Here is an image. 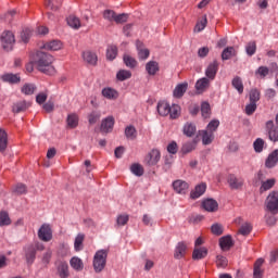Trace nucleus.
<instances>
[{
    "label": "nucleus",
    "instance_id": "48",
    "mask_svg": "<svg viewBox=\"0 0 278 278\" xmlns=\"http://www.w3.org/2000/svg\"><path fill=\"white\" fill-rule=\"evenodd\" d=\"M253 231V226L250 223H244L240 228L238 233L241 236H249Z\"/></svg>",
    "mask_w": 278,
    "mask_h": 278
},
{
    "label": "nucleus",
    "instance_id": "6",
    "mask_svg": "<svg viewBox=\"0 0 278 278\" xmlns=\"http://www.w3.org/2000/svg\"><path fill=\"white\" fill-rule=\"evenodd\" d=\"M38 238L42 242H51V240H53V230L51 229V225L42 224L38 230Z\"/></svg>",
    "mask_w": 278,
    "mask_h": 278
},
{
    "label": "nucleus",
    "instance_id": "14",
    "mask_svg": "<svg viewBox=\"0 0 278 278\" xmlns=\"http://www.w3.org/2000/svg\"><path fill=\"white\" fill-rule=\"evenodd\" d=\"M173 188H174L175 192H177L178 194H186V192H188V188H190V186L188 185V182H186L184 180H176L173 182Z\"/></svg>",
    "mask_w": 278,
    "mask_h": 278
},
{
    "label": "nucleus",
    "instance_id": "59",
    "mask_svg": "<svg viewBox=\"0 0 278 278\" xmlns=\"http://www.w3.org/2000/svg\"><path fill=\"white\" fill-rule=\"evenodd\" d=\"M211 231L214 236H223V231H224L223 225L213 224L211 227Z\"/></svg>",
    "mask_w": 278,
    "mask_h": 278
},
{
    "label": "nucleus",
    "instance_id": "21",
    "mask_svg": "<svg viewBox=\"0 0 278 278\" xmlns=\"http://www.w3.org/2000/svg\"><path fill=\"white\" fill-rule=\"evenodd\" d=\"M187 251H188V247L186 245V243L179 242L174 253L175 260H181V257H185Z\"/></svg>",
    "mask_w": 278,
    "mask_h": 278
},
{
    "label": "nucleus",
    "instance_id": "49",
    "mask_svg": "<svg viewBox=\"0 0 278 278\" xmlns=\"http://www.w3.org/2000/svg\"><path fill=\"white\" fill-rule=\"evenodd\" d=\"M264 144H266L264 139L257 138L253 143L255 153H262L264 151Z\"/></svg>",
    "mask_w": 278,
    "mask_h": 278
},
{
    "label": "nucleus",
    "instance_id": "28",
    "mask_svg": "<svg viewBox=\"0 0 278 278\" xmlns=\"http://www.w3.org/2000/svg\"><path fill=\"white\" fill-rule=\"evenodd\" d=\"M146 71L149 75H155L160 71V64L156 61H150L146 64Z\"/></svg>",
    "mask_w": 278,
    "mask_h": 278
},
{
    "label": "nucleus",
    "instance_id": "25",
    "mask_svg": "<svg viewBox=\"0 0 278 278\" xmlns=\"http://www.w3.org/2000/svg\"><path fill=\"white\" fill-rule=\"evenodd\" d=\"M29 105V102L23 100L14 103L12 110L15 114H21V112H25V110H27Z\"/></svg>",
    "mask_w": 278,
    "mask_h": 278
},
{
    "label": "nucleus",
    "instance_id": "40",
    "mask_svg": "<svg viewBox=\"0 0 278 278\" xmlns=\"http://www.w3.org/2000/svg\"><path fill=\"white\" fill-rule=\"evenodd\" d=\"M84 238H86L84 233H78L76 236L75 242H74L75 251H81L84 249Z\"/></svg>",
    "mask_w": 278,
    "mask_h": 278
},
{
    "label": "nucleus",
    "instance_id": "38",
    "mask_svg": "<svg viewBox=\"0 0 278 278\" xmlns=\"http://www.w3.org/2000/svg\"><path fill=\"white\" fill-rule=\"evenodd\" d=\"M8 149V132L3 128H0V151Z\"/></svg>",
    "mask_w": 278,
    "mask_h": 278
},
{
    "label": "nucleus",
    "instance_id": "5",
    "mask_svg": "<svg viewBox=\"0 0 278 278\" xmlns=\"http://www.w3.org/2000/svg\"><path fill=\"white\" fill-rule=\"evenodd\" d=\"M14 42H16V40L14 39L13 31L7 30L2 33L1 45L4 51H12V48L14 47Z\"/></svg>",
    "mask_w": 278,
    "mask_h": 278
},
{
    "label": "nucleus",
    "instance_id": "19",
    "mask_svg": "<svg viewBox=\"0 0 278 278\" xmlns=\"http://www.w3.org/2000/svg\"><path fill=\"white\" fill-rule=\"evenodd\" d=\"M202 207L206 212H216L218 210V202L214 199H207L202 202Z\"/></svg>",
    "mask_w": 278,
    "mask_h": 278
},
{
    "label": "nucleus",
    "instance_id": "3",
    "mask_svg": "<svg viewBox=\"0 0 278 278\" xmlns=\"http://www.w3.org/2000/svg\"><path fill=\"white\" fill-rule=\"evenodd\" d=\"M24 251L27 264H34L36 261V252L45 251V244L41 242H36L35 244L27 245Z\"/></svg>",
    "mask_w": 278,
    "mask_h": 278
},
{
    "label": "nucleus",
    "instance_id": "47",
    "mask_svg": "<svg viewBox=\"0 0 278 278\" xmlns=\"http://www.w3.org/2000/svg\"><path fill=\"white\" fill-rule=\"evenodd\" d=\"M2 79L9 84H18L21 81V78L16 74H5L2 76Z\"/></svg>",
    "mask_w": 278,
    "mask_h": 278
},
{
    "label": "nucleus",
    "instance_id": "9",
    "mask_svg": "<svg viewBox=\"0 0 278 278\" xmlns=\"http://www.w3.org/2000/svg\"><path fill=\"white\" fill-rule=\"evenodd\" d=\"M218 61H213L208 64V66L205 70V76L206 79H210L211 81H214L216 79V74L218 73Z\"/></svg>",
    "mask_w": 278,
    "mask_h": 278
},
{
    "label": "nucleus",
    "instance_id": "39",
    "mask_svg": "<svg viewBox=\"0 0 278 278\" xmlns=\"http://www.w3.org/2000/svg\"><path fill=\"white\" fill-rule=\"evenodd\" d=\"M45 5L48 10H52L53 12H55L56 10H60V5H62V1H60V0H47Z\"/></svg>",
    "mask_w": 278,
    "mask_h": 278
},
{
    "label": "nucleus",
    "instance_id": "44",
    "mask_svg": "<svg viewBox=\"0 0 278 278\" xmlns=\"http://www.w3.org/2000/svg\"><path fill=\"white\" fill-rule=\"evenodd\" d=\"M116 77L118 81H125L127 79H131V73L127 70H121L117 72Z\"/></svg>",
    "mask_w": 278,
    "mask_h": 278
},
{
    "label": "nucleus",
    "instance_id": "23",
    "mask_svg": "<svg viewBox=\"0 0 278 278\" xmlns=\"http://www.w3.org/2000/svg\"><path fill=\"white\" fill-rule=\"evenodd\" d=\"M219 247L222 251H229V249L233 247V240L231 239V236L222 237L219 239Z\"/></svg>",
    "mask_w": 278,
    "mask_h": 278
},
{
    "label": "nucleus",
    "instance_id": "13",
    "mask_svg": "<svg viewBox=\"0 0 278 278\" xmlns=\"http://www.w3.org/2000/svg\"><path fill=\"white\" fill-rule=\"evenodd\" d=\"M83 60L84 62H86V64H90L91 66H96L97 65V61H98V56L97 53L87 50L83 52Z\"/></svg>",
    "mask_w": 278,
    "mask_h": 278
},
{
    "label": "nucleus",
    "instance_id": "35",
    "mask_svg": "<svg viewBox=\"0 0 278 278\" xmlns=\"http://www.w3.org/2000/svg\"><path fill=\"white\" fill-rule=\"evenodd\" d=\"M232 87L239 92V94L244 92V85L242 84V78H240V76H236L232 79Z\"/></svg>",
    "mask_w": 278,
    "mask_h": 278
},
{
    "label": "nucleus",
    "instance_id": "2",
    "mask_svg": "<svg viewBox=\"0 0 278 278\" xmlns=\"http://www.w3.org/2000/svg\"><path fill=\"white\" fill-rule=\"evenodd\" d=\"M108 264V250H99L93 256V269L96 273H101Z\"/></svg>",
    "mask_w": 278,
    "mask_h": 278
},
{
    "label": "nucleus",
    "instance_id": "55",
    "mask_svg": "<svg viewBox=\"0 0 278 278\" xmlns=\"http://www.w3.org/2000/svg\"><path fill=\"white\" fill-rule=\"evenodd\" d=\"M245 51L250 56L255 55V52L257 51V43H255V41H250L245 47Z\"/></svg>",
    "mask_w": 278,
    "mask_h": 278
},
{
    "label": "nucleus",
    "instance_id": "4",
    "mask_svg": "<svg viewBox=\"0 0 278 278\" xmlns=\"http://www.w3.org/2000/svg\"><path fill=\"white\" fill-rule=\"evenodd\" d=\"M265 207L270 214H278V191H271L266 200Z\"/></svg>",
    "mask_w": 278,
    "mask_h": 278
},
{
    "label": "nucleus",
    "instance_id": "53",
    "mask_svg": "<svg viewBox=\"0 0 278 278\" xmlns=\"http://www.w3.org/2000/svg\"><path fill=\"white\" fill-rule=\"evenodd\" d=\"M220 126V121L218 119H213L211 121L207 126H206V131H211V134H214Z\"/></svg>",
    "mask_w": 278,
    "mask_h": 278
},
{
    "label": "nucleus",
    "instance_id": "22",
    "mask_svg": "<svg viewBox=\"0 0 278 278\" xmlns=\"http://www.w3.org/2000/svg\"><path fill=\"white\" fill-rule=\"evenodd\" d=\"M188 90V83L179 84L175 87L173 94L175 99H181L184 94H186V91Z\"/></svg>",
    "mask_w": 278,
    "mask_h": 278
},
{
    "label": "nucleus",
    "instance_id": "8",
    "mask_svg": "<svg viewBox=\"0 0 278 278\" xmlns=\"http://www.w3.org/2000/svg\"><path fill=\"white\" fill-rule=\"evenodd\" d=\"M265 128L268 135V138L271 142H278V126H275V122L267 121Z\"/></svg>",
    "mask_w": 278,
    "mask_h": 278
},
{
    "label": "nucleus",
    "instance_id": "52",
    "mask_svg": "<svg viewBox=\"0 0 278 278\" xmlns=\"http://www.w3.org/2000/svg\"><path fill=\"white\" fill-rule=\"evenodd\" d=\"M179 114H181V108L177 104L169 106V116L170 118H179Z\"/></svg>",
    "mask_w": 278,
    "mask_h": 278
},
{
    "label": "nucleus",
    "instance_id": "50",
    "mask_svg": "<svg viewBox=\"0 0 278 278\" xmlns=\"http://www.w3.org/2000/svg\"><path fill=\"white\" fill-rule=\"evenodd\" d=\"M22 92H23V94H26V96L34 94L36 92V85L25 84L22 87Z\"/></svg>",
    "mask_w": 278,
    "mask_h": 278
},
{
    "label": "nucleus",
    "instance_id": "64",
    "mask_svg": "<svg viewBox=\"0 0 278 278\" xmlns=\"http://www.w3.org/2000/svg\"><path fill=\"white\" fill-rule=\"evenodd\" d=\"M52 255H53V252L51 250H47L41 257L42 264L45 265L49 264V262H51Z\"/></svg>",
    "mask_w": 278,
    "mask_h": 278
},
{
    "label": "nucleus",
    "instance_id": "16",
    "mask_svg": "<svg viewBox=\"0 0 278 278\" xmlns=\"http://www.w3.org/2000/svg\"><path fill=\"white\" fill-rule=\"evenodd\" d=\"M262 266H264V258H257L254 263L253 278H264V269H262Z\"/></svg>",
    "mask_w": 278,
    "mask_h": 278
},
{
    "label": "nucleus",
    "instance_id": "20",
    "mask_svg": "<svg viewBox=\"0 0 278 278\" xmlns=\"http://www.w3.org/2000/svg\"><path fill=\"white\" fill-rule=\"evenodd\" d=\"M228 184L232 190H238L242 186H244V180H242V178H238L233 175H230L228 178Z\"/></svg>",
    "mask_w": 278,
    "mask_h": 278
},
{
    "label": "nucleus",
    "instance_id": "7",
    "mask_svg": "<svg viewBox=\"0 0 278 278\" xmlns=\"http://www.w3.org/2000/svg\"><path fill=\"white\" fill-rule=\"evenodd\" d=\"M161 159L162 153H160V150L153 149L146 155L143 164L146 166H156Z\"/></svg>",
    "mask_w": 278,
    "mask_h": 278
},
{
    "label": "nucleus",
    "instance_id": "51",
    "mask_svg": "<svg viewBox=\"0 0 278 278\" xmlns=\"http://www.w3.org/2000/svg\"><path fill=\"white\" fill-rule=\"evenodd\" d=\"M260 97H261L260 90L255 88L250 90V93H249L250 103L257 104V101H260Z\"/></svg>",
    "mask_w": 278,
    "mask_h": 278
},
{
    "label": "nucleus",
    "instance_id": "15",
    "mask_svg": "<svg viewBox=\"0 0 278 278\" xmlns=\"http://www.w3.org/2000/svg\"><path fill=\"white\" fill-rule=\"evenodd\" d=\"M101 131L102 134H110L112 129H114V117L109 116L104 118L101 123Z\"/></svg>",
    "mask_w": 278,
    "mask_h": 278
},
{
    "label": "nucleus",
    "instance_id": "11",
    "mask_svg": "<svg viewBox=\"0 0 278 278\" xmlns=\"http://www.w3.org/2000/svg\"><path fill=\"white\" fill-rule=\"evenodd\" d=\"M136 47L139 60H148L149 55H151V52L149 51V49L144 48V43L140 40H137Z\"/></svg>",
    "mask_w": 278,
    "mask_h": 278
},
{
    "label": "nucleus",
    "instance_id": "24",
    "mask_svg": "<svg viewBox=\"0 0 278 278\" xmlns=\"http://www.w3.org/2000/svg\"><path fill=\"white\" fill-rule=\"evenodd\" d=\"M157 112L160 116H168V114H170V104H168L166 101L159 102Z\"/></svg>",
    "mask_w": 278,
    "mask_h": 278
},
{
    "label": "nucleus",
    "instance_id": "32",
    "mask_svg": "<svg viewBox=\"0 0 278 278\" xmlns=\"http://www.w3.org/2000/svg\"><path fill=\"white\" fill-rule=\"evenodd\" d=\"M67 25L73 29H79V27H81V22L79 21V17L75 15H70L67 17Z\"/></svg>",
    "mask_w": 278,
    "mask_h": 278
},
{
    "label": "nucleus",
    "instance_id": "56",
    "mask_svg": "<svg viewBox=\"0 0 278 278\" xmlns=\"http://www.w3.org/2000/svg\"><path fill=\"white\" fill-rule=\"evenodd\" d=\"M125 136L128 138V140H136V127L128 126L125 129Z\"/></svg>",
    "mask_w": 278,
    "mask_h": 278
},
{
    "label": "nucleus",
    "instance_id": "60",
    "mask_svg": "<svg viewBox=\"0 0 278 278\" xmlns=\"http://www.w3.org/2000/svg\"><path fill=\"white\" fill-rule=\"evenodd\" d=\"M115 17H116V12L112 10H105L103 12V18H105V21H109L110 23L114 22Z\"/></svg>",
    "mask_w": 278,
    "mask_h": 278
},
{
    "label": "nucleus",
    "instance_id": "42",
    "mask_svg": "<svg viewBox=\"0 0 278 278\" xmlns=\"http://www.w3.org/2000/svg\"><path fill=\"white\" fill-rule=\"evenodd\" d=\"M195 149H197V143L194 141L186 142L185 144H182L181 153L186 155L188 153H192V151H194Z\"/></svg>",
    "mask_w": 278,
    "mask_h": 278
},
{
    "label": "nucleus",
    "instance_id": "10",
    "mask_svg": "<svg viewBox=\"0 0 278 278\" xmlns=\"http://www.w3.org/2000/svg\"><path fill=\"white\" fill-rule=\"evenodd\" d=\"M212 84V80L207 77H203L197 80L195 83V90L199 92V94H202V92H205L210 88V85Z\"/></svg>",
    "mask_w": 278,
    "mask_h": 278
},
{
    "label": "nucleus",
    "instance_id": "45",
    "mask_svg": "<svg viewBox=\"0 0 278 278\" xmlns=\"http://www.w3.org/2000/svg\"><path fill=\"white\" fill-rule=\"evenodd\" d=\"M124 63L128 68H136L138 66V61L128 54L124 55Z\"/></svg>",
    "mask_w": 278,
    "mask_h": 278
},
{
    "label": "nucleus",
    "instance_id": "36",
    "mask_svg": "<svg viewBox=\"0 0 278 278\" xmlns=\"http://www.w3.org/2000/svg\"><path fill=\"white\" fill-rule=\"evenodd\" d=\"M9 225H12L10 215L5 211L0 212V227H8Z\"/></svg>",
    "mask_w": 278,
    "mask_h": 278
},
{
    "label": "nucleus",
    "instance_id": "31",
    "mask_svg": "<svg viewBox=\"0 0 278 278\" xmlns=\"http://www.w3.org/2000/svg\"><path fill=\"white\" fill-rule=\"evenodd\" d=\"M102 96L105 98V99H117L118 98V92L116 90H114L113 88H104L102 89Z\"/></svg>",
    "mask_w": 278,
    "mask_h": 278
},
{
    "label": "nucleus",
    "instance_id": "37",
    "mask_svg": "<svg viewBox=\"0 0 278 278\" xmlns=\"http://www.w3.org/2000/svg\"><path fill=\"white\" fill-rule=\"evenodd\" d=\"M66 121L67 127H70V129H75V127L79 125V117L76 114H70Z\"/></svg>",
    "mask_w": 278,
    "mask_h": 278
},
{
    "label": "nucleus",
    "instance_id": "61",
    "mask_svg": "<svg viewBox=\"0 0 278 278\" xmlns=\"http://www.w3.org/2000/svg\"><path fill=\"white\" fill-rule=\"evenodd\" d=\"M255 110H257V104L255 102H250L247 106H245V114L248 116H253V114H255Z\"/></svg>",
    "mask_w": 278,
    "mask_h": 278
},
{
    "label": "nucleus",
    "instance_id": "29",
    "mask_svg": "<svg viewBox=\"0 0 278 278\" xmlns=\"http://www.w3.org/2000/svg\"><path fill=\"white\" fill-rule=\"evenodd\" d=\"M43 49H47L48 51H60V49H62V41L52 40L50 42H47L43 46Z\"/></svg>",
    "mask_w": 278,
    "mask_h": 278
},
{
    "label": "nucleus",
    "instance_id": "54",
    "mask_svg": "<svg viewBox=\"0 0 278 278\" xmlns=\"http://www.w3.org/2000/svg\"><path fill=\"white\" fill-rule=\"evenodd\" d=\"M201 112L203 118H210V114H212V109L210 108V103L203 102L201 105Z\"/></svg>",
    "mask_w": 278,
    "mask_h": 278
},
{
    "label": "nucleus",
    "instance_id": "34",
    "mask_svg": "<svg viewBox=\"0 0 278 278\" xmlns=\"http://www.w3.org/2000/svg\"><path fill=\"white\" fill-rule=\"evenodd\" d=\"M70 264L74 270H84V262L77 256L72 257Z\"/></svg>",
    "mask_w": 278,
    "mask_h": 278
},
{
    "label": "nucleus",
    "instance_id": "12",
    "mask_svg": "<svg viewBox=\"0 0 278 278\" xmlns=\"http://www.w3.org/2000/svg\"><path fill=\"white\" fill-rule=\"evenodd\" d=\"M278 163V149L274 150L271 153L268 154L267 159L265 160V167L266 168H275Z\"/></svg>",
    "mask_w": 278,
    "mask_h": 278
},
{
    "label": "nucleus",
    "instance_id": "41",
    "mask_svg": "<svg viewBox=\"0 0 278 278\" xmlns=\"http://www.w3.org/2000/svg\"><path fill=\"white\" fill-rule=\"evenodd\" d=\"M130 170L132 175H136L137 177H142L144 175V168L142 165L135 163L130 166Z\"/></svg>",
    "mask_w": 278,
    "mask_h": 278
},
{
    "label": "nucleus",
    "instance_id": "18",
    "mask_svg": "<svg viewBox=\"0 0 278 278\" xmlns=\"http://www.w3.org/2000/svg\"><path fill=\"white\" fill-rule=\"evenodd\" d=\"M199 136H201L202 138V144H212V142H214V134L210 130H200L199 131Z\"/></svg>",
    "mask_w": 278,
    "mask_h": 278
},
{
    "label": "nucleus",
    "instance_id": "27",
    "mask_svg": "<svg viewBox=\"0 0 278 278\" xmlns=\"http://www.w3.org/2000/svg\"><path fill=\"white\" fill-rule=\"evenodd\" d=\"M205 257H207V248H194L193 260H205Z\"/></svg>",
    "mask_w": 278,
    "mask_h": 278
},
{
    "label": "nucleus",
    "instance_id": "43",
    "mask_svg": "<svg viewBox=\"0 0 278 278\" xmlns=\"http://www.w3.org/2000/svg\"><path fill=\"white\" fill-rule=\"evenodd\" d=\"M59 277L66 278L68 277V264L60 263L58 267Z\"/></svg>",
    "mask_w": 278,
    "mask_h": 278
},
{
    "label": "nucleus",
    "instance_id": "46",
    "mask_svg": "<svg viewBox=\"0 0 278 278\" xmlns=\"http://www.w3.org/2000/svg\"><path fill=\"white\" fill-rule=\"evenodd\" d=\"M116 55H118V48L116 46H109L106 50L108 60H116Z\"/></svg>",
    "mask_w": 278,
    "mask_h": 278
},
{
    "label": "nucleus",
    "instance_id": "63",
    "mask_svg": "<svg viewBox=\"0 0 278 278\" xmlns=\"http://www.w3.org/2000/svg\"><path fill=\"white\" fill-rule=\"evenodd\" d=\"M29 38H31V29L25 28L21 34V39L23 42H29Z\"/></svg>",
    "mask_w": 278,
    "mask_h": 278
},
{
    "label": "nucleus",
    "instance_id": "57",
    "mask_svg": "<svg viewBox=\"0 0 278 278\" xmlns=\"http://www.w3.org/2000/svg\"><path fill=\"white\" fill-rule=\"evenodd\" d=\"M14 194H26L27 193V186L23 184H17L13 187Z\"/></svg>",
    "mask_w": 278,
    "mask_h": 278
},
{
    "label": "nucleus",
    "instance_id": "26",
    "mask_svg": "<svg viewBox=\"0 0 278 278\" xmlns=\"http://www.w3.org/2000/svg\"><path fill=\"white\" fill-rule=\"evenodd\" d=\"M275 184H277V180L275 178L263 181L260 188L261 194L264 192H268V190H271V188H275Z\"/></svg>",
    "mask_w": 278,
    "mask_h": 278
},
{
    "label": "nucleus",
    "instance_id": "30",
    "mask_svg": "<svg viewBox=\"0 0 278 278\" xmlns=\"http://www.w3.org/2000/svg\"><path fill=\"white\" fill-rule=\"evenodd\" d=\"M184 134L188 138H192V136H194V134H197V126L194 124H192V123L185 124V126H184Z\"/></svg>",
    "mask_w": 278,
    "mask_h": 278
},
{
    "label": "nucleus",
    "instance_id": "58",
    "mask_svg": "<svg viewBox=\"0 0 278 278\" xmlns=\"http://www.w3.org/2000/svg\"><path fill=\"white\" fill-rule=\"evenodd\" d=\"M227 264H228L227 257L223 255H217L216 257L217 268H227Z\"/></svg>",
    "mask_w": 278,
    "mask_h": 278
},
{
    "label": "nucleus",
    "instance_id": "17",
    "mask_svg": "<svg viewBox=\"0 0 278 278\" xmlns=\"http://www.w3.org/2000/svg\"><path fill=\"white\" fill-rule=\"evenodd\" d=\"M205 190H207V185H205V182L195 186L194 190L190 193L191 199H199L200 197H203V194H205Z\"/></svg>",
    "mask_w": 278,
    "mask_h": 278
},
{
    "label": "nucleus",
    "instance_id": "1",
    "mask_svg": "<svg viewBox=\"0 0 278 278\" xmlns=\"http://www.w3.org/2000/svg\"><path fill=\"white\" fill-rule=\"evenodd\" d=\"M34 64L38 71L46 75H53V73H55V68L51 65L53 64V55L49 53L38 51L34 56Z\"/></svg>",
    "mask_w": 278,
    "mask_h": 278
},
{
    "label": "nucleus",
    "instance_id": "62",
    "mask_svg": "<svg viewBox=\"0 0 278 278\" xmlns=\"http://www.w3.org/2000/svg\"><path fill=\"white\" fill-rule=\"evenodd\" d=\"M118 227H124L126 223H129V215H118L116 220Z\"/></svg>",
    "mask_w": 278,
    "mask_h": 278
},
{
    "label": "nucleus",
    "instance_id": "33",
    "mask_svg": "<svg viewBox=\"0 0 278 278\" xmlns=\"http://www.w3.org/2000/svg\"><path fill=\"white\" fill-rule=\"evenodd\" d=\"M236 56V49L233 47H227L222 52V60H231V58Z\"/></svg>",
    "mask_w": 278,
    "mask_h": 278
}]
</instances>
